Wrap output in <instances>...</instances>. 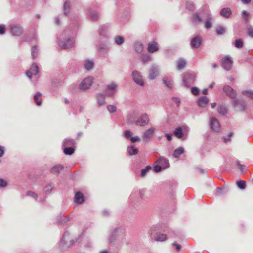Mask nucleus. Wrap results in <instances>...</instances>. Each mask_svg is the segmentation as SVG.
I'll return each mask as SVG.
<instances>
[{
    "instance_id": "obj_1",
    "label": "nucleus",
    "mask_w": 253,
    "mask_h": 253,
    "mask_svg": "<svg viewBox=\"0 0 253 253\" xmlns=\"http://www.w3.org/2000/svg\"><path fill=\"white\" fill-rule=\"evenodd\" d=\"M210 126L211 129L215 132H219L221 130L220 125L216 118L212 117L210 119Z\"/></svg>"
},
{
    "instance_id": "obj_18",
    "label": "nucleus",
    "mask_w": 253,
    "mask_h": 253,
    "mask_svg": "<svg viewBox=\"0 0 253 253\" xmlns=\"http://www.w3.org/2000/svg\"><path fill=\"white\" fill-rule=\"evenodd\" d=\"M63 169V167L62 165H58L54 166L51 169V171L52 174H58L61 171H62Z\"/></svg>"
},
{
    "instance_id": "obj_26",
    "label": "nucleus",
    "mask_w": 253,
    "mask_h": 253,
    "mask_svg": "<svg viewBox=\"0 0 253 253\" xmlns=\"http://www.w3.org/2000/svg\"><path fill=\"white\" fill-rule=\"evenodd\" d=\"M97 100L99 106L105 104V97L103 95L99 94L97 95Z\"/></svg>"
},
{
    "instance_id": "obj_45",
    "label": "nucleus",
    "mask_w": 253,
    "mask_h": 253,
    "mask_svg": "<svg viewBox=\"0 0 253 253\" xmlns=\"http://www.w3.org/2000/svg\"><path fill=\"white\" fill-rule=\"evenodd\" d=\"M191 92L194 95H197L199 93V90L196 87H192L191 89Z\"/></svg>"
},
{
    "instance_id": "obj_40",
    "label": "nucleus",
    "mask_w": 253,
    "mask_h": 253,
    "mask_svg": "<svg viewBox=\"0 0 253 253\" xmlns=\"http://www.w3.org/2000/svg\"><path fill=\"white\" fill-rule=\"evenodd\" d=\"M151 169L150 166H147L145 169H142L141 176L144 177L146 174L147 172Z\"/></svg>"
},
{
    "instance_id": "obj_50",
    "label": "nucleus",
    "mask_w": 253,
    "mask_h": 253,
    "mask_svg": "<svg viewBox=\"0 0 253 253\" xmlns=\"http://www.w3.org/2000/svg\"><path fill=\"white\" fill-rule=\"evenodd\" d=\"M7 185V182L6 181L0 178V186L4 187Z\"/></svg>"
},
{
    "instance_id": "obj_41",
    "label": "nucleus",
    "mask_w": 253,
    "mask_h": 253,
    "mask_svg": "<svg viewBox=\"0 0 253 253\" xmlns=\"http://www.w3.org/2000/svg\"><path fill=\"white\" fill-rule=\"evenodd\" d=\"M225 31V29L224 27L219 26L216 28V32L218 34H222Z\"/></svg>"
},
{
    "instance_id": "obj_43",
    "label": "nucleus",
    "mask_w": 253,
    "mask_h": 253,
    "mask_svg": "<svg viewBox=\"0 0 253 253\" xmlns=\"http://www.w3.org/2000/svg\"><path fill=\"white\" fill-rule=\"evenodd\" d=\"M244 94L248 97H250L253 99V91H246L244 92Z\"/></svg>"
},
{
    "instance_id": "obj_14",
    "label": "nucleus",
    "mask_w": 253,
    "mask_h": 253,
    "mask_svg": "<svg viewBox=\"0 0 253 253\" xmlns=\"http://www.w3.org/2000/svg\"><path fill=\"white\" fill-rule=\"evenodd\" d=\"M84 200L83 194L80 192H78L75 195V201L79 204H82Z\"/></svg>"
},
{
    "instance_id": "obj_10",
    "label": "nucleus",
    "mask_w": 253,
    "mask_h": 253,
    "mask_svg": "<svg viewBox=\"0 0 253 253\" xmlns=\"http://www.w3.org/2000/svg\"><path fill=\"white\" fill-rule=\"evenodd\" d=\"M159 49L158 43L155 42H151L148 44L147 50L150 53H153Z\"/></svg>"
},
{
    "instance_id": "obj_32",
    "label": "nucleus",
    "mask_w": 253,
    "mask_h": 253,
    "mask_svg": "<svg viewBox=\"0 0 253 253\" xmlns=\"http://www.w3.org/2000/svg\"><path fill=\"white\" fill-rule=\"evenodd\" d=\"M116 87H117V85L115 84V83L114 82H112L107 86V89L108 90H112V91H114L116 89ZM114 93V92H113L112 93H111V95H113Z\"/></svg>"
},
{
    "instance_id": "obj_20",
    "label": "nucleus",
    "mask_w": 253,
    "mask_h": 253,
    "mask_svg": "<svg viewBox=\"0 0 253 253\" xmlns=\"http://www.w3.org/2000/svg\"><path fill=\"white\" fill-rule=\"evenodd\" d=\"M158 75V70L156 67H152L149 71V78L150 79H154Z\"/></svg>"
},
{
    "instance_id": "obj_34",
    "label": "nucleus",
    "mask_w": 253,
    "mask_h": 253,
    "mask_svg": "<svg viewBox=\"0 0 253 253\" xmlns=\"http://www.w3.org/2000/svg\"><path fill=\"white\" fill-rule=\"evenodd\" d=\"M115 40L116 43L118 45L122 44L124 41L123 37L121 36H118L116 37Z\"/></svg>"
},
{
    "instance_id": "obj_44",
    "label": "nucleus",
    "mask_w": 253,
    "mask_h": 253,
    "mask_svg": "<svg viewBox=\"0 0 253 253\" xmlns=\"http://www.w3.org/2000/svg\"><path fill=\"white\" fill-rule=\"evenodd\" d=\"M52 189V186L51 185H47L44 188V191L45 193H50Z\"/></svg>"
},
{
    "instance_id": "obj_64",
    "label": "nucleus",
    "mask_w": 253,
    "mask_h": 253,
    "mask_svg": "<svg viewBox=\"0 0 253 253\" xmlns=\"http://www.w3.org/2000/svg\"><path fill=\"white\" fill-rule=\"evenodd\" d=\"M202 93H203L204 94H205V95L207 94L208 93V90H207V89H203V91H202Z\"/></svg>"
},
{
    "instance_id": "obj_59",
    "label": "nucleus",
    "mask_w": 253,
    "mask_h": 253,
    "mask_svg": "<svg viewBox=\"0 0 253 253\" xmlns=\"http://www.w3.org/2000/svg\"><path fill=\"white\" fill-rule=\"evenodd\" d=\"M165 136L168 141H171L172 140L171 135L166 133L165 134Z\"/></svg>"
},
{
    "instance_id": "obj_54",
    "label": "nucleus",
    "mask_w": 253,
    "mask_h": 253,
    "mask_svg": "<svg viewBox=\"0 0 253 253\" xmlns=\"http://www.w3.org/2000/svg\"><path fill=\"white\" fill-rule=\"evenodd\" d=\"M130 140H131V141L132 143L135 142L136 141H140V139L137 136L134 137H131L130 138Z\"/></svg>"
},
{
    "instance_id": "obj_55",
    "label": "nucleus",
    "mask_w": 253,
    "mask_h": 253,
    "mask_svg": "<svg viewBox=\"0 0 253 253\" xmlns=\"http://www.w3.org/2000/svg\"><path fill=\"white\" fill-rule=\"evenodd\" d=\"M248 33L250 36L253 37V29L252 28H249L248 29Z\"/></svg>"
},
{
    "instance_id": "obj_21",
    "label": "nucleus",
    "mask_w": 253,
    "mask_h": 253,
    "mask_svg": "<svg viewBox=\"0 0 253 253\" xmlns=\"http://www.w3.org/2000/svg\"><path fill=\"white\" fill-rule=\"evenodd\" d=\"M167 239V235L164 234H156L154 236V239L156 241L163 242Z\"/></svg>"
},
{
    "instance_id": "obj_31",
    "label": "nucleus",
    "mask_w": 253,
    "mask_h": 253,
    "mask_svg": "<svg viewBox=\"0 0 253 253\" xmlns=\"http://www.w3.org/2000/svg\"><path fill=\"white\" fill-rule=\"evenodd\" d=\"M74 149L72 147H66L64 149V153L66 155H72L74 152Z\"/></svg>"
},
{
    "instance_id": "obj_51",
    "label": "nucleus",
    "mask_w": 253,
    "mask_h": 253,
    "mask_svg": "<svg viewBox=\"0 0 253 253\" xmlns=\"http://www.w3.org/2000/svg\"><path fill=\"white\" fill-rule=\"evenodd\" d=\"M172 245L175 247V248L177 251H179L180 250L181 246L180 244H177L176 242H173L172 244Z\"/></svg>"
},
{
    "instance_id": "obj_48",
    "label": "nucleus",
    "mask_w": 253,
    "mask_h": 253,
    "mask_svg": "<svg viewBox=\"0 0 253 253\" xmlns=\"http://www.w3.org/2000/svg\"><path fill=\"white\" fill-rule=\"evenodd\" d=\"M70 2L68 1H66L64 5V8L65 10V11L67 10H68L70 8Z\"/></svg>"
},
{
    "instance_id": "obj_17",
    "label": "nucleus",
    "mask_w": 253,
    "mask_h": 253,
    "mask_svg": "<svg viewBox=\"0 0 253 253\" xmlns=\"http://www.w3.org/2000/svg\"><path fill=\"white\" fill-rule=\"evenodd\" d=\"M220 13L222 17L228 18L231 14V11L229 8H224L221 10Z\"/></svg>"
},
{
    "instance_id": "obj_13",
    "label": "nucleus",
    "mask_w": 253,
    "mask_h": 253,
    "mask_svg": "<svg viewBox=\"0 0 253 253\" xmlns=\"http://www.w3.org/2000/svg\"><path fill=\"white\" fill-rule=\"evenodd\" d=\"M197 103L199 106L204 108L208 104L209 99L206 96H202L198 99Z\"/></svg>"
},
{
    "instance_id": "obj_4",
    "label": "nucleus",
    "mask_w": 253,
    "mask_h": 253,
    "mask_svg": "<svg viewBox=\"0 0 253 253\" xmlns=\"http://www.w3.org/2000/svg\"><path fill=\"white\" fill-rule=\"evenodd\" d=\"M195 76L192 74L186 75L183 79V84L185 86L189 87L192 85L195 81Z\"/></svg>"
},
{
    "instance_id": "obj_16",
    "label": "nucleus",
    "mask_w": 253,
    "mask_h": 253,
    "mask_svg": "<svg viewBox=\"0 0 253 253\" xmlns=\"http://www.w3.org/2000/svg\"><path fill=\"white\" fill-rule=\"evenodd\" d=\"M134 48L137 53H141L144 49L143 45L139 42H136L133 45Z\"/></svg>"
},
{
    "instance_id": "obj_35",
    "label": "nucleus",
    "mask_w": 253,
    "mask_h": 253,
    "mask_svg": "<svg viewBox=\"0 0 253 253\" xmlns=\"http://www.w3.org/2000/svg\"><path fill=\"white\" fill-rule=\"evenodd\" d=\"M218 112L222 115H225L227 113L226 107L223 106H220L218 107Z\"/></svg>"
},
{
    "instance_id": "obj_33",
    "label": "nucleus",
    "mask_w": 253,
    "mask_h": 253,
    "mask_svg": "<svg viewBox=\"0 0 253 253\" xmlns=\"http://www.w3.org/2000/svg\"><path fill=\"white\" fill-rule=\"evenodd\" d=\"M236 184H237V186L241 189H244L246 187V182L245 181H243V180L238 181L236 182Z\"/></svg>"
},
{
    "instance_id": "obj_8",
    "label": "nucleus",
    "mask_w": 253,
    "mask_h": 253,
    "mask_svg": "<svg viewBox=\"0 0 253 253\" xmlns=\"http://www.w3.org/2000/svg\"><path fill=\"white\" fill-rule=\"evenodd\" d=\"M155 131V129L150 128L147 129L143 133V139L144 141H148L150 140L153 137V134Z\"/></svg>"
},
{
    "instance_id": "obj_53",
    "label": "nucleus",
    "mask_w": 253,
    "mask_h": 253,
    "mask_svg": "<svg viewBox=\"0 0 253 253\" xmlns=\"http://www.w3.org/2000/svg\"><path fill=\"white\" fill-rule=\"evenodd\" d=\"M5 32V26L4 25H0V34H3Z\"/></svg>"
},
{
    "instance_id": "obj_62",
    "label": "nucleus",
    "mask_w": 253,
    "mask_h": 253,
    "mask_svg": "<svg viewBox=\"0 0 253 253\" xmlns=\"http://www.w3.org/2000/svg\"><path fill=\"white\" fill-rule=\"evenodd\" d=\"M242 14L244 15L246 18H247L249 16V13L245 10L242 11Z\"/></svg>"
},
{
    "instance_id": "obj_5",
    "label": "nucleus",
    "mask_w": 253,
    "mask_h": 253,
    "mask_svg": "<svg viewBox=\"0 0 253 253\" xmlns=\"http://www.w3.org/2000/svg\"><path fill=\"white\" fill-rule=\"evenodd\" d=\"M232 64L233 61L227 56H224L222 59V66L227 70L232 68Z\"/></svg>"
},
{
    "instance_id": "obj_15",
    "label": "nucleus",
    "mask_w": 253,
    "mask_h": 253,
    "mask_svg": "<svg viewBox=\"0 0 253 253\" xmlns=\"http://www.w3.org/2000/svg\"><path fill=\"white\" fill-rule=\"evenodd\" d=\"M157 162L161 165L164 168H168L169 166V161L163 157H160L157 160Z\"/></svg>"
},
{
    "instance_id": "obj_56",
    "label": "nucleus",
    "mask_w": 253,
    "mask_h": 253,
    "mask_svg": "<svg viewBox=\"0 0 253 253\" xmlns=\"http://www.w3.org/2000/svg\"><path fill=\"white\" fill-rule=\"evenodd\" d=\"M125 136H126V137L129 138L132 135V132L128 130L126 131L125 132Z\"/></svg>"
},
{
    "instance_id": "obj_3",
    "label": "nucleus",
    "mask_w": 253,
    "mask_h": 253,
    "mask_svg": "<svg viewBox=\"0 0 253 253\" xmlns=\"http://www.w3.org/2000/svg\"><path fill=\"white\" fill-rule=\"evenodd\" d=\"M93 82V78L88 77L84 79L80 85V88L82 90H86L89 88L92 85Z\"/></svg>"
},
{
    "instance_id": "obj_11",
    "label": "nucleus",
    "mask_w": 253,
    "mask_h": 253,
    "mask_svg": "<svg viewBox=\"0 0 253 253\" xmlns=\"http://www.w3.org/2000/svg\"><path fill=\"white\" fill-rule=\"evenodd\" d=\"M38 72V67L35 64L32 65L31 68L26 72L27 76L31 78L33 75H36Z\"/></svg>"
},
{
    "instance_id": "obj_58",
    "label": "nucleus",
    "mask_w": 253,
    "mask_h": 253,
    "mask_svg": "<svg viewBox=\"0 0 253 253\" xmlns=\"http://www.w3.org/2000/svg\"><path fill=\"white\" fill-rule=\"evenodd\" d=\"M90 16L94 20H95L98 18V14L96 13L90 15Z\"/></svg>"
},
{
    "instance_id": "obj_47",
    "label": "nucleus",
    "mask_w": 253,
    "mask_h": 253,
    "mask_svg": "<svg viewBox=\"0 0 253 253\" xmlns=\"http://www.w3.org/2000/svg\"><path fill=\"white\" fill-rule=\"evenodd\" d=\"M149 60H150V57L148 55H147V54L143 55V58H142V60L143 62V63H146Z\"/></svg>"
},
{
    "instance_id": "obj_36",
    "label": "nucleus",
    "mask_w": 253,
    "mask_h": 253,
    "mask_svg": "<svg viewBox=\"0 0 253 253\" xmlns=\"http://www.w3.org/2000/svg\"><path fill=\"white\" fill-rule=\"evenodd\" d=\"M163 81H164V83L165 84V85L169 88H171L172 87V84L171 83V82L170 80H169V79L168 78H165L164 80H163Z\"/></svg>"
},
{
    "instance_id": "obj_25",
    "label": "nucleus",
    "mask_w": 253,
    "mask_h": 253,
    "mask_svg": "<svg viewBox=\"0 0 253 253\" xmlns=\"http://www.w3.org/2000/svg\"><path fill=\"white\" fill-rule=\"evenodd\" d=\"M177 69L179 70H181L185 67L186 64V61L183 59H180L177 61Z\"/></svg>"
},
{
    "instance_id": "obj_29",
    "label": "nucleus",
    "mask_w": 253,
    "mask_h": 253,
    "mask_svg": "<svg viewBox=\"0 0 253 253\" xmlns=\"http://www.w3.org/2000/svg\"><path fill=\"white\" fill-rule=\"evenodd\" d=\"M243 46V42L242 39H237L235 41V46L237 48H241Z\"/></svg>"
},
{
    "instance_id": "obj_24",
    "label": "nucleus",
    "mask_w": 253,
    "mask_h": 253,
    "mask_svg": "<svg viewBox=\"0 0 253 253\" xmlns=\"http://www.w3.org/2000/svg\"><path fill=\"white\" fill-rule=\"evenodd\" d=\"M201 21L202 19L200 16H199V14L198 13H195L192 19L193 22H194L195 24H198L200 23L201 22Z\"/></svg>"
},
{
    "instance_id": "obj_39",
    "label": "nucleus",
    "mask_w": 253,
    "mask_h": 253,
    "mask_svg": "<svg viewBox=\"0 0 253 253\" xmlns=\"http://www.w3.org/2000/svg\"><path fill=\"white\" fill-rule=\"evenodd\" d=\"M107 110H108V111L110 113H114L116 111L117 108L114 105H109L107 106Z\"/></svg>"
},
{
    "instance_id": "obj_63",
    "label": "nucleus",
    "mask_w": 253,
    "mask_h": 253,
    "mask_svg": "<svg viewBox=\"0 0 253 253\" xmlns=\"http://www.w3.org/2000/svg\"><path fill=\"white\" fill-rule=\"evenodd\" d=\"M251 1V0H242V2L244 3V4H247V3H250Z\"/></svg>"
},
{
    "instance_id": "obj_7",
    "label": "nucleus",
    "mask_w": 253,
    "mask_h": 253,
    "mask_svg": "<svg viewBox=\"0 0 253 253\" xmlns=\"http://www.w3.org/2000/svg\"><path fill=\"white\" fill-rule=\"evenodd\" d=\"M132 77L134 81L136 83L138 84L143 86L144 82L142 79V76L140 73L136 71H134L132 73Z\"/></svg>"
},
{
    "instance_id": "obj_28",
    "label": "nucleus",
    "mask_w": 253,
    "mask_h": 253,
    "mask_svg": "<svg viewBox=\"0 0 253 253\" xmlns=\"http://www.w3.org/2000/svg\"><path fill=\"white\" fill-rule=\"evenodd\" d=\"M41 95L42 94L40 92H37L34 96V101L38 106H40L41 104V102L39 101V98L41 97Z\"/></svg>"
},
{
    "instance_id": "obj_60",
    "label": "nucleus",
    "mask_w": 253,
    "mask_h": 253,
    "mask_svg": "<svg viewBox=\"0 0 253 253\" xmlns=\"http://www.w3.org/2000/svg\"><path fill=\"white\" fill-rule=\"evenodd\" d=\"M4 154V150L3 147L0 146V157H1Z\"/></svg>"
},
{
    "instance_id": "obj_30",
    "label": "nucleus",
    "mask_w": 253,
    "mask_h": 253,
    "mask_svg": "<svg viewBox=\"0 0 253 253\" xmlns=\"http://www.w3.org/2000/svg\"><path fill=\"white\" fill-rule=\"evenodd\" d=\"M212 18L208 17L205 23V27L207 29L210 28L212 26Z\"/></svg>"
},
{
    "instance_id": "obj_61",
    "label": "nucleus",
    "mask_w": 253,
    "mask_h": 253,
    "mask_svg": "<svg viewBox=\"0 0 253 253\" xmlns=\"http://www.w3.org/2000/svg\"><path fill=\"white\" fill-rule=\"evenodd\" d=\"M222 139L224 141V143H227L228 142L230 141L231 140L230 138H227L225 137H223Z\"/></svg>"
},
{
    "instance_id": "obj_49",
    "label": "nucleus",
    "mask_w": 253,
    "mask_h": 253,
    "mask_svg": "<svg viewBox=\"0 0 253 253\" xmlns=\"http://www.w3.org/2000/svg\"><path fill=\"white\" fill-rule=\"evenodd\" d=\"M162 167L160 165H156L154 167V170L156 172H158L161 170Z\"/></svg>"
},
{
    "instance_id": "obj_57",
    "label": "nucleus",
    "mask_w": 253,
    "mask_h": 253,
    "mask_svg": "<svg viewBox=\"0 0 253 253\" xmlns=\"http://www.w3.org/2000/svg\"><path fill=\"white\" fill-rule=\"evenodd\" d=\"M64 143L66 145H69L73 144V140L69 139L65 140Z\"/></svg>"
},
{
    "instance_id": "obj_42",
    "label": "nucleus",
    "mask_w": 253,
    "mask_h": 253,
    "mask_svg": "<svg viewBox=\"0 0 253 253\" xmlns=\"http://www.w3.org/2000/svg\"><path fill=\"white\" fill-rule=\"evenodd\" d=\"M37 47L35 46L33 47L32 48V55L33 59H35L37 57Z\"/></svg>"
},
{
    "instance_id": "obj_22",
    "label": "nucleus",
    "mask_w": 253,
    "mask_h": 253,
    "mask_svg": "<svg viewBox=\"0 0 253 253\" xmlns=\"http://www.w3.org/2000/svg\"><path fill=\"white\" fill-rule=\"evenodd\" d=\"M74 43V40L73 39H68L67 41V42L66 43H60V46L63 48H69V47L72 46L73 45Z\"/></svg>"
},
{
    "instance_id": "obj_52",
    "label": "nucleus",
    "mask_w": 253,
    "mask_h": 253,
    "mask_svg": "<svg viewBox=\"0 0 253 253\" xmlns=\"http://www.w3.org/2000/svg\"><path fill=\"white\" fill-rule=\"evenodd\" d=\"M172 100L176 104L177 106H179L180 105V101L178 98H173Z\"/></svg>"
},
{
    "instance_id": "obj_2",
    "label": "nucleus",
    "mask_w": 253,
    "mask_h": 253,
    "mask_svg": "<svg viewBox=\"0 0 253 253\" xmlns=\"http://www.w3.org/2000/svg\"><path fill=\"white\" fill-rule=\"evenodd\" d=\"M11 34L13 36H19L23 32V28L19 24H12L10 26Z\"/></svg>"
},
{
    "instance_id": "obj_12",
    "label": "nucleus",
    "mask_w": 253,
    "mask_h": 253,
    "mask_svg": "<svg viewBox=\"0 0 253 253\" xmlns=\"http://www.w3.org/2000/svg\"><path fill=\"white\" fill-rule=\"evenodd\" d=\"M201 43V38L199 36H196L193 38L191 42V44L194 48H198L200 46Z\"/></svg>"
},
{
    "instance_id": "obj_38",
    "label": "nucleus",
    "mask_w": 253,
    "mask_h": 253,
    "mask_svg": "<svg viewBox=\"0 0 253 253\" xmlns=\"http://www.w3.org/2000/svg\"><path fill=\"white\" fill-rule=\"evenodd\" d=\"M93 66V63L90 61H86L85 62V67L86 69H91Z\"/></svg>"
},
{
    "instance_id": "obj_6",
    "label": "nucleus",
    "mask_w": 253,
    "mask_h": 253,
    "mask_svg": "<svg viewBox=\"0 0 253 253\" xmlns=\"http://www.w3.org/2000/svg\"><path fill=\"white\" fill-rule=\"evenodd\" d=\"M149 119L146 114L140 116L135 122L137 125L143 126L148 123Z\"/></svg>"
},
{
    "instance_id": "obj_46",
    "label": "nucleus",
    "mask_w": 253,
    "mask_h": 253,
    "mask_svg": "<svg viewBox=\"0 0 253 253\" xmlns=\"http://www.w3.org/2000/svg\"><path fill=\"white\" fill-rule=\"evenodd\" d=\"M27 195L29 196L33 197L34 199H36L38 197L37 195L33 192L29 191L27 192Z\"/></svg>"
},
{
    "instance_id": "obj_9",
    "label": "nucleus",
    "mask_w": 253,
    "mask_h": 253,
    "mask_svg": "<svg viewBox=\"0 0 253 253\" xmlns=\"http://www.w3.org/2000/svg\"><path fill=\"white\" fill-rule=\"evenodd\" d=\"M224 92L231 98H235L236 93L234 90L228 85L224 86L223 87Z\"/></svg>"
},
{
    "instance_id": "obj_23",
    "label": "nucleus",
    "mask_w": 253,
    "mask_h": 253,
    "mask_svg": "<svg viewBox=\"0 0 253 253\" xmlns=\"http://www.w3.org/2000/svg\"><path fill=\"white\" fill-rule=\"evenodd\" d=\"M174 135L178 139H181L183 136V133L181 127L176 128L174 132Z\"/></svg>"
},
{
    "instance_id": "obj_27",
    "label": "nucleus",
    "mask_w": 253,
    "mask_h": 253,
    "mask_svg": "<svg viewBox=\"0 0 253 253\" xmlns=\"http://www.w3.org/2000/svg\"><path fill=\"white\" fill-rule=\"evenodd\" d=\"M128 153L130 155H136L138 153V150L133 146L128 147L127 148Z\"/></svg>"
},
{
    "instance_id": "obj_19",
    "label": "nucleus",
    "mask_w": 253,
    "mask_h": 253,
    "mask_svg": "<svg viewBox=\"0 0 253 253\" xmlns=\"http://www.w3.org/2000/svg\"><path fill=\"white\" fill-rule=\"evenodd\" d=\"M184 152V149L182 147H179L177 149H176L173 153V156L174 158H178L180 156L181 154H182Z\"/></svg>"
},
{
    "instance_id": "obj_37",
    "label": "nucleus",
    "mask_w": 253,
    "mask_h": 253,
    "mask_svg": "<svg viewBox=\"0 0 253 253\" xmlns=\"http://www.w3.org/2000/svg\"><path fill=\"white\" fill-rule=\"evenodd\" d=\"M186 8L189 10H193L194 8V4L192 1H188L186 4Z\"/></svg>"
}]
</instances>
